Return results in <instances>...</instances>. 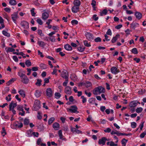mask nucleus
I'll use <instances>...</instances> for the list:
<instances>
[{
	"label": "nucleus",
	"instance_id": "nucleus-1",
	"mask_svg": "<svg viewBox=\"0 0 146 146\" xmlns=\"http://www.w3.org/2000/svg\"><path fill=\"white\" fill-rule=\"evenodd\" d=\"M105 89L102 86H99L95 88L93 90V94L95 95L99 94L104 92Z\"/></svg>",
	"mask_w": 146,
	"mask_h": 146
},
{
	"label": "nucleus",
	"instance_id": "nucleus-2",
	"mask_svg": "<svg viewBox=\"0 0 146 146\" xmlns=\"http://www.w3.org/2000/svg\"><path fill=\"white\" fill-rule=\"evenodd\" d=\"M78 108L76 105H73L71 106L70 108H66L67 111L71 113H78L79 112L78 110Z\"/></svg>",
	"mask_w": 146,
	"mask_h": 146
},
{
	"label": "nucleus",
	"instance_id": "nucleus-3",
	"mask_svg": "<svg viewBox=\"0 0 146 146\" xmlns=\"http://www.w3.org/2000/svg\"><path fill=\"white\" fill-rule=\"evenodd\" d=\"M46 93L47 96L49 98L52 97L54 94V91L50 88H47L46 91Z\"/></svg>",
	"mask_w": 146,
	"mask_h": 146
},
{
	"label": "nucleus",
	"instance_id": "nucleus-4",
	"mask_svg": "<svg viewBox=\"0 0 146 146\" xmlns=\"http://www.w3.org/2000/svg\"><path fill=\"white\" fill-rule=\"evenodd\" d=\"M11 17L13 21L15 23H16V21L19 17L18 12H15L14 13L11 15Z\"/></svg>",
	"mask_w": 146,
	"mask_h": 146
},
{
	"label": "nucleus",
	"instance_id": "nucleus-5",
	"mask_svg": "<svg viewBox=\"0 0 146 146\" xmlns=\"http://www.w3.org/2000/svg\"><path fill=\"white\" fill-rule=\"evenodd\" d=\"M20 25L24 29H27L29 28V23L26 21H22Z\"/></svg>",
	"mask_w": 146,
	"mask_h": 146
},
{
	"label": "nucleus",
	"instance_id": "nucleus-6",
	"mask_svg": "<svg viewBox=\"0 0 146 146\" xmlns=\"http://www.w3.org/2000/svg\"><path fill=\"white\" fill-rule=\"evenodd\" d=\"M34 107V110L35 111L37 110L40 108V105L39 101L38 100L35 101Z\"/></svg>",
	"mask_w": 146,
	"mask_h": 146
},
{
	"label": "nucleus",
	"instance_id": "nucleus-7",
	"mask_svg": "<svg viewBox=\"0 0 146 146\" xmlns=\"http://www.w3.org/2000/svg\"><path fill=\"white\" fill-rule=\"evenodd\" d=\"M106 141H108V140L106 137H102L101 139H99L98 142V144L99 145H104Z\"/></svg>",
	"mask_w": 146,
	"mask_h": 146
},
{
	"label": "nucleus",
	"instance_id": "nucleus-8",
	"mask_svg": "<svg viewBox=\"0 0 146 146\" xmlns=\"http://www.w3.org/2000/svg\"><path fill=\"white\" fill-rule=\"evenodd\" d=\"M110 70L111 73L114 74H116L119 72V70L115 66L112 67L110 69Z\"/></svg>",
	"mask_w": 146,
	"mask_h": 146
},
{
	"label": "nucleus",
	"instance_id": "nucleus-9",
	"mask_svg": "<svg viewBox=\"0 0 146 146\" xmlns=\"http://www.w3.org/2000/svg\"><path fill=\"white\" fill-rule=\"evenodd\" d=\"M58 135L59 137V139L62 141H67V139L65 138L63 135L62 132L61 130H60L58 131Z\"/></svg>",
	"mask_w": 146,
	"mask_h": 146
},
{
	"label": "nucleus",
	"instance_id": "nucleus-10",
	"mask_svg": "<svg viewBox=\"0 0 146 146\" xmlns=\"http://www.w3.org/2000/svg\"><path fill=\"white\" fill-rule=\"evenodd\" d=\"M85 35L86 38L89 40H91L93 39V35L90 33L87 32L86 33Z\"/></svg>",
	"mask_w": 146,
	"mask_h": 146
},
{
	"label": "nucleus",
	"instance_id": "nucleus-11",
	"mask_svg": "<svg viewBox=\"0 0 146 146\" xmlns=\"http://www.w3.org/2000/svg\"><path fill=\"white\" fill-rule=\"evenodd\" d=\"M64 92L67 94L70 95L72 93L71 88L69 86L66 87L65 89Z\"/></svg>",
	"mask_w": 146,
	"mask_h": 146
},
{
	"label": "nucleus",
	"instance_id": "nucleus-12",
	"mask_svg": "<svg viewBox=\"0 0 146 146\" xmlns=\"http://www.w3.org/2000/svg\"><path fill=\"white\" fill-rule=\"evenodd\" d=\"M137 103H139L140 104V103L137 102L136 101H133L131 102L129 104V106L131 107H134L136 106Z\"/></svg>",
	"mask_w": 146,
	"mask_h": 146
},
{
	"label": "nucleus",
	"instance_id": "nucleus-13",
	"mask_svg": "<svg viewBox=\"0 0 146 146\" xmlns=\"http://www.w3.org/2000/svg\"><path fill=\"white\" fill-rule=\"evenodd\" d=\"M79 9V7L78 6H74L72 8V11L73 13H77Z\"/></svg>",
	"mask_w": 146,
	"mask_h": 146
},
{
	"label": "nucleus",
	"instance_id": "nucleus-14",
	"mask_svg": "<svg viewBox=\"0 0 146 146\" xmlns=\"http://www.w3.org/2000/svg\"><path fill=\"white\" fill-rule=\"evenodd\" d=\"M17 105V103H14L13 101H12L9 105V110H11L12 109H14Z\"/></svg>",
	"mask_w": 146,
	"mask_h": 146
},
{
	"label": "nucleus",
	"instance_id": "nucleus-15",
	"mask_svg": "<svg viewBox=\"0 0 146 146\" xmlns=\"http://www.w3.org/2000/svg\"><path fill=\"white\" fill-rule=\"evenodd\" d=\"M21 79L22 82L25 84H27L29 81V80L26 76L22 78Z\"/></svg>",
	"mask_w": 146,
	"mask_h": 146
},
{
	"label": "nucleus",
	"instance_id": "nucleus-16",
	"mask_svg": "<svg viewBox=\"0 0 146 146\" xmlns=\"http://www.w3.org/2000/svg\"><path fill=\"white\" fill-rule=\"evenodd\" d=\"M49 17V13H48L44 11L42 15V18L43 20H45L48 19Z\"/></svg>",
	"mask_w": 146,
	"mask_h": 146
},
{
	"label": "nucleus",
	"instance_id": "nucleus-17",
	"mask_svg": "<svg viewBox=\"0 0 146 146\" xmlns=\"http://www.w3.org/2000/svg\"><path fill=\"white\" fill-rule=\"evenodd\" d=\"M61 76L65 79H68V75L66 71H62L61 73Z\"/></svg>",
	"mask_w": 146,
	"mask_h": 146
},
{
	"label": "nucleus",
	"instance_id": "nucleus-18",
	"mask_svg": "<svg viewBox=\"0 0 146 146\" xmlns=\"http://www.w3.org/2000/svg\"><path fill=\"white\" fill-rule=\"evenodd\" d=\"M139 27V24L137 23L133 22L131 24V28L135 29Z\"/></svg>",
	"mask_w": 146,
	"mask_h": 146
},
{
	"label": "nucleus",
	"instance_id": "nucleus-19",
	"mask_svg": "<svg viewBox=\"0 0 146 146\" xmlns=\"http://www.w3.org/2000/svg\"><path fill=\"white\" fill-rule=\"evenodd\" d=\"M71 131L73 133L81 134L82 133V131L74 128H71Z\"/></svg>",
	"mask_w": 146,
	"mask_h": 146
},
{
	"label": "nucleus",
	"instance_id": "nucleus-20",
	"mask_svg": "<svg viewBox=\"0 0 146 146\" xmlns=\"http://www.w3.org/2000/svg\"><path fill=\"white\" fill-rule=\"evenodd\" d=\"M52 127L55 130H57L59 129L60 125L58 123L55 122L53 124Z\"/></svg>",
	"mask_w": 146,
	"mask_h": 146
},
{
	"label": "nucleus",
	"instance_id": "nucleus-21",
	"mask_svg": "<svg viewBox=\"0 0 146 146\" xmlns=\"http://www.w3.org/2000/svg\"><path fill=\"white\" fill-rule=\"evenodd\" d=\"M135 15V16L136 18L138 19H140L142 17V14L139 12H136Z\"/></svg>",
	"mask_w": 146,
	"mask_h": 146
},
{
	"label": "nucleus",
	"instance_id": "nucleus-22",
	"mask_svg": "<svg viewBox=\"0 0 146 146\" xmlns=\"http://www.w3.org/2000/svg\"><path fill=\"white\" fill-rule=\"evenodd\" d=\"M119 37L120 35L118 34H117L115 36L113 37L112 38L111 40V42L112 43H115Z\"/></svg>",
	"mask_w": 146,
	"mask_h": 146
},
{
	"label": "nucleus",
	"instance_id": "nucleus-23",
	"mask_svg": "<svg viewBox=\"0 0 146 146\" xmlns=\"http://www.w3.org/2000/svg\"><path fill=\"white\" fill-rule=\"evenodd\" d=\"M18 93L22 97L24 98L25 97L26 95L25 91L22 89L18 91Z\"/></svg>",
	"mask_w": 146,
	"mask_h": 146
},
{
	"label": "nucleus",
	"instance_id": "nucleus-24",
	"mask_svg": "<svg viewBox=\"0 0 146 146\" xmlns=\"http://www.w3.org/2000/svg\"><path fill=\"white\" fill-rule=\"evenodd\" d=\"M64 48L66 50L68 51H70L72 49V48L71 46L68 44H66L64 45Z\"/></svg>",
	"mask_w": 146,
	"mask_h": 146
},
{
	"label": "nucleus",
	"instance_id": "nucleus-25",
	"mask_svg": "<svg viewBox=\"0 0 146 146\" xmlns=\"http://www.w3.org/2000/svg\"><path fill=\"white\" fill-rule=\"evenodd\" d=\"M73 3L74 5L79 7L81 4V2L79 0H74Z\"/></svg>",
	"mask_w": 146,
	"mask_h": 146
},
{
	"label": "nucleus",
	"instance_id": "nucleus-26",
	"mask_svg": "<svg viewBox=\"0 0 146 146\" xmlns=\"http://www.w3.org/2000/svg\"><path fill=\"white\" fill-rule=\"evenodd\" d=\"M41 92L39 90H36L35 93V96L37 98L39 97L41 95Z\"/></svg>",
	"mask_w": 146,
	"mask_h": 146
},
{
	"label": "nucleus",
	"instance_id": "nucleus-27",
	"mask_svg": "<svg viewBox=\"0 0 146 146\" xmlns=\"http://www.w3.org/2000/svg\"><path fill=\"white\" fill-rule=\"evenodd\" d=\"M38 44L40 46L43 48H44V46L45 45V43L44 42L40 40L38 41Z\"/></svg>",
	"mask_w": 146,
	"mask_h": 146
},
{
	"label": "nucleus",
	"instance_id": "nucleus-28",
	"mask_svg": "<svg viewBox=\"0 0 146 146\" xmlns=\"http://www.w3.org/2000/svg\"><path fill=\"white\" fill-rule=\"evenodd\" d=\"M128 141V140L126 139L125 138H123L121 141V143L122 144V146H126V144L127 142Z\"/></svg>",
	"mask_w": 146,
	"mask_h": 146
},
{
	"label": "nucleus",
	"instance_id": "nucleus-29",
	"mask_svg": "<svg viewBox=\"0 0 146 146\" xmlns=\"http://www.w3.org/2000/svg\"><path fill=\"white\" fill-rule=\"evenodd\" d=\"M107 13L108 10L106 9H104L100 12V15L101 16H102L104 15H105L107 14Z\"/></svg>",
	"mask_w": 146,
	"mask_h": 146
},
{
	"label": "nucleus",
	"instance_id": "nucleus-30",
	"mask_svg": "<svg viewBox=\"0 0 146 146\" xmlns=\"http://www.w3.org/2000/svg\"><path fill=\"white\" fill-rule=\"evenodd\" d=\"M9 3L11 5H15L17 4V2L15 0H10Z\"/></svg>",
	"mask_w": 146,
	"mask_h": 146
},
{
	"label": "nucleus",
	"instance_id": "nucleus-31",
	"mask_svg": "<svg viewBox=\"0 0 146 146\" xmlns=\"http://www.w3.org/2000/svg\"><path fill=\"white\" fill-rule=\"evenodd\" d=\"M84 86H85L86 88H88L92 86V84L90 82L87 81L84 83Z\"/></svg>",
	"mask_w": 146,
	"mask_h": 146
},
{
	"label": "nucleus",
	"instance_id": "nucleus-32",
	"mask_svg": "<svg viewBox=\"0 0 146 146\" xmlns=\"http://www.w3.org/2000/svg\"><path fill=\"white\" fill-rule=\"evenodd\" d=\"M15 126L18 128H21L23 126V124L22 123L18 122L17 124L15 123Z\"/></svg>",
	"mask_w": 146,
	"mask_h": 146
},
{
	"label": "nucleus",
	"instance_id": "nucleus-33",
	"mask_svg": "<svg viewBox=\"0 0 146 146\" xmlns=\"http://www.w3.org/2000/svg\"><path fill=\"white\" fill-rule=\"evenodd\" d=\"M2 135L4 137L7 134V132L4 127H3L2 128V130L1 131Z\"/></svg>",
	"mask_w": 146,
	"mask_h": 146
},
{
	"label": "nucleus",
	"instance_id": "nucleus-34",
	"mask_svg": "<svg viewBox=\"0 0 146 146\" xmlns=\"http://www.w3.org/2000/svg\"><path fill=\"white\" fill-rule=\"evenodd\" d=\"M55 120V118L53 117H51L48 120V124L50 125Z\"/></svg>",
	"mask_w": 146,
	"mask_h": 146
},
{
	"label": "nucleus",
	"instance_id": "nucleus-35",
	"mask_svg": "<svg viewBox=\"0 0 146 146\" xmlns=\"http://www.w3.org/2000/svg\"><path fill=\"white\" fill-rule=\"evenodd\" d=\"M84 45L86 46L89 47L91 46L90 42H88L87 40L84 41Z\"/></svg>",
	"mask_w": 146,
	"mask_h": 146
},
{
	"label": "nucleus",
	"instance_id": "nucleus-36",
	"mask_svg": "<svg viewBox=\"0 0 146 146\" xmlns=\"http://www.w3.org/2000/svg\"><path fill=\"white\" fill-rule=\"evenodd\" d=\"M25 63L26 65L28 67L31 66V62L28 60H26Z\"/></svg>",
	"mask_w": 146,
	"mask_h": 146
},
{
	"label": "nucleus",
	"instance_id": "nucleus-37",
	"mask_svg": "<svg viewBox=\"0 0 146 146\" xmlns=\"http://www.w3.org/2000/svg\"><path fill=\"white\" fill-rule=\"evenodd\" d=\"M40 68L43 69H45L47 68L46 65L42 63L40 65Z\"/></svg>",
	"mask_w": 146,
	"mask_h": 146
},
{
	"label": "nucleus",
	"instance_id": "nucleus-38",
	"mask_svg": "<svg viewBox=\"0 0 146 146\" xmlns=\"http://www.w3.org/2000/svg\"><path fill=\"white\" fill-rule=\"evenodd\" d=\"M96 2L94 0H92V2L91 3L92 5L93 8H94V10H95L96 8Z\"/></svg>",
	"mask_w": 146,
	"mask_h": 146
},
{
	"label": "nucleus",
	"instance_id": "nucleus-39",
	"mask_svg": "<svg viewBox=\"0 0 146 146\" xmlns=\"http://www.w3.org/2000/svg\"><path fill=\"white\" fill-rule=\"evenodd\" d=\"M55 97L56 99H59L61 96V94L59 92H56L54 94Z\"/></svg>",
	"mask_w": 146,
	"mask_h": 146
},
{
	"label": "nucleus",
	"instance_id": "nucleus-40",
	"mask_svg": "<svg viewBox=\"0 0 146 146\" xmlns=\"http://www.w3.org/2000/svg\"><path fill=\"white\" fill-rule=\"evenodd\" d=\"M143 109L141 107L137 108L136 109L135 111L137 113H139L143 111Z\"/></svg>",
	"mask_w": 146,
	"mask_h": 146
},
{
	"label": "nucleus",
	"instance_id": "nucleus-41",
	"mask_svg": "<svg viewBox=\"0 0 146 146\" xmlns=\"http://www.w3.org/2000/svg\"><path fill=\"white\" fill-rule=\"evenodd\" d=\"M2 33L5 36H6L7 37H9L10 36L9 33L5 31H3L2 32Z\"/></svg>",
	"mask_w": 146,
	"mask_h": 146
},
{
	"label": "nucleus",
	"instance_id": "nucleus-42",
	"mask_svg": "<svg viewBox=\"0 0 146 146\" xmlns=\"http://www.w3.org/2000/svg\"><path fill=\"white\" fill-rule=\"evenodd\" d=\"M37 81L35 83L36 85L37 86H40L41 85V80L37 79Z\"/></svg>",
	"mask_w": 146,
	"mask_h": 146
},
{
	"label": "nucleus",
	"instance_id": "nucleus-43",
	"mask_svg": "<svg viewBox=\"0 0 146 146\" xmlns=\"http://www.w3.org/2000/svg\"><path fill=\"white\" fill-rule=\"evenodd\" d=\"M13 53L14 54H16L17 55H21L22 56H23L25 55V54L23 52H13Z\"/></svg>",
	"mask_w": 146,
	"mask_h": 146
},
{
	"label": "nucleus",
	"instance_id": "nucleus-44",
	"mask_svg": "<svg viewBox=\"0 0 146 146\" xmlns=\"http://www.w3.org/2000/svg\"><path fill=\"white\" fill-rule=\"evenodd\" d=\"M29 122V119L25 118L24 121V123L25 125H27Z\"/></svg>",
	"mask_w": 146,
	"mask_h": 146
},
{
	"label": "nucleus",
	"instance_id": "nucleus-45",
	"mask_svg": "<svg viewBox=\"0 0 146 146\" xmlns=\"http://www.w3.org/2000/svg\"><path fill=\"white\" fill-rule=\"evenodd\" d=\"M11 94H9L6 97L5 99L7 101L9 102L11 100Z\"/></svg>",
	"mask_w": 146,
	"mask_h": 146
},
{
	"label": "nucleus",
	"instance_id": "nucleus-46",
	"mask_svg": "<svg viewBox=\"0 0 146 146\" xmlns=\"http://www.w3.org/2000/svg\"><path fill=\"white\" fill-rule=\"evenodd\" d=\"M131 126L133 128H135L137 126V123L135 122L131 123Z\"/></svg>",
	"mask_w": 146,
	"mask_h": 146
},
{
	"label": "nucleus",
	"instance_id": "nucleus-47",
	"mask_svg": "<svg viewBox=\"0 0 146 146\" xmlns=\"http://www.w3.org/2000/svg\"><path fill=\"white\" fill-rule=\"evenodd\" d=\"M35 9L34 8H32V9L31 10V15L35 17V16L36 13H35Z\"/></svg>",
	"mask_w": 146,
	"mask_h": 146
},
{
	"label": "nucleus",
	"instance_id": "nucleus-48",
	"mask_svg": "<svg viewBox=\"0 0 146 146\" xmlns=\"http://www.w3.org/2000/svg\"><path fill=\"white\" fill-rule=\"evenodd\" d=\"M17 109L19 111H24L23 106L20 105L17 106Z\"/></svg>",
	"mask_w": 146,
	"mask_h": 146
},
{
	"label": "nucleus",
	"instance_id": "nucleus-49",
	"mask_svg": "<svg viewBox=\"0 0 146 146\" xmlns=\"http://www.w3.org/2000/svg\"><path fill=\"white\" fill-rule=\"evenodd\" d=\"M132 52L135 54H137L138 53V51L136 48H133L131 51Z\"/></svg>",
	"mask_w": 146,
	"mask_h": 146
},
{
	"label": "nucleus",
	"instance_id": "nucleus-50",
	"mask_svg": "<svg viewBox=\"0 0 146 146\" xmlns=\"http://www.w3.org/2000/svg\"><path fill=\"white\" fill-rule=\"evenodd\" d=\"M18 75L21 78L24 77V76H26L25 74L20 72H18Z\"/></svg>",
	"mask_w": 146,
	"mask_h": 146
},
{
	"label": "nucleus",
	"instance_id": "nucleus-51",
	"mask_svg": "<svg viewBox=\"0 0 146 146\" xmlns=\"http://www.w3.org/2000/svg\"><path fill=\"white\" fill-rule=\"evenodd\" d=\"M5 49L7 53L9 52H12V48L10 47H6L5 48Z\"/></svg>",
	"mask_w": 146,
	"mask_h": 146
},
{
	"label": "nucleus",
	"instance_id": "nucleus-52",
	"mask_svg": "<svg viewBox=\"0 0 146 146\" xmlns=\"http://www.w3.org/2000/svg\"><path fill=\"white\" fill-rule=\"evenodd\" d=\"M146 135V131L142 133L140 135V137L141 138H143Z\"/></svg>",
	"mask_w": 146,
	"mask_h": 146
},
{
	"label": "nucleus",
	"instance_id": "nucleus-53",
	"mask_svg": "<svg viewBox=\"0 0 146 146\" xmlns=\"http://www.w3.org/2000/svg\"><path fill=\"white\" fill-rule=\"evenodd\" d=\"M81 98L82 99V102L83 103L86 102L87 101V100L86 98L83 96H81Z\"/></svg>",
	"mask_w": 146,
	"mask_h": 146
},
{
	"label": "nucleus",
	"instance_id": "nucleus-54",
	"mask_svg": "<svg viewBox=\"0 0 146 146\" xmlns=\"http://www.w3.org/2000/svg\"><path fill=\"white\" fill-rule=\"evenodd\" d=\"M78 22L75 20H72L71 21V23L72 25H77L78 24Z\"/></svg>",
	"mask_w": 146,
	"mask_h": 146
},
{
	"label": "nucleus",
	"instance_id": "nucleus-55",
	"mask_svg": "<svg viewBox=\"0 0 146 146\" xmlns=\"http://www.w3.org/2000/svg\"><path fill=\"white\" fill-rule=\"evenodd\" d=\"M12 58L14 61L15 62H17L19 61L18 59L17 58V56H13Z\"/></svg>",
	"mask_w": 146,
	"mask_h": 146
},
{
	"label": "nucleus",
	"instance_id": "nucleus-56",
	"mask_svg": "<svg viewBox=\"0 0 146 146\" xmlns=\"http://www.w3.org/2000/svg\"><path fill=\"white\" fill-rule=\"evenodd\" d=\"M36 21L37 23L39 24L40 25H41L43 24V22L42 21L41 19H38L36 20Z\"/></svg>",
	"mask_w": 146,
	"mask_h": 146
},
{
	"label": "nucleus",
	"instance_id": "nucleus-57",
	"mask_svg": "<svg viewBox=\"0 0 146 146\" xmlns=\"http://www.w3.org/2000/svg\"><path fill=\"white\" fill-rule=\"evenodd\" d=\"M94 41L96 42H100L101 39L100 37H98L94 39Z\"/></svg>",
	"mask_w": 146,
	"mask_h": 146
},
{
	"label": "nucleus",
	"instance_id": "nucleus-58",
	"mask_svg": "<svg viewBox=\"0 0 146 146\" xmlns=\"http://www.w3.org/2000/svg\"><path fill=\"white\" fill-rule=\"evenodd\" d=\"M106 34L110 36L112 35L111 31L110 29H108Z\"/></svg>",
	"mask_w": 146,
	"mask_h": 146
},
{
	"label": "nucleus",
	"instance_id": "nucleus-59",
	"mask_svg": "<svg viewBox=\"0 0 146 146\" xmlns=\"http://www.w3.org/2000/svg\"><path fill=\"white\" fill-rule=\"evenodd\" d=\"M37 118L39 119H41L42 116L41 115L40 113V112H38V115H37Z\"/></svg>",
	"mask_w": 146,
	"mask_h": 146
},
{
	"label": "nucleus",
	"instance_id": "nucleus-60",
	"mask_svg": "<svg viewBox=\"0 0 146 146\" xmlns=\"http://www.w3.org/2000/svg\"><path fill=\"white\" fill-rule=\"evenodd\" d=\"M50 78V77L48 78H46L44 79V83L46 84L49 82V79Z\"/></svg>",
	"mask_w": 146,
	"mask_h": 146
},
{
	"label": "nucleus",
	"instance_id": "nucleus-61",
	"mask_svg": "<svg viewBox=\"0 0 146 146\" xmlns=\"http://www.w3.org/2000/svg\"><path fill=\"white\" fill-rule=\"evenodd\" d=\"M4 10L7 12L10 13L11 11V9L10 8L6 7L4 9Z\"/></svg>",
	"mask_w": 146,
	"mask_h": 146
},
{
	"label": "nucleus",
	"instance_id": "nucleus-62",
	"mask_svg": "<svg viewBox=\"0 0 146 146\" xmlns=\"http://www.w3.org/2000/svg\"><path fill=\"white\" fill-rule=\"evenodd\" d=\"M93 18L94 20V21H97L98 19V17H97L96 15H94L93 16Z\"/></svg>",
	"mask_w": 146,
	"mask_h": 146
},
{
	"label": "nucleus",
	"instance_id": "nucleus-63",
	"mask_svg": "<svg viewBox=\"0 0 146 146\" xmlns=\"http://www.w3.org/2000/svg\"><path fill=\"white\" fill-rule=\"evenodd\" d=\"M33 71H36L38 70V67H34L32 68V69Z\"/></svg>",
	"mask_w": 146,
	"mask_h": 146
},
{
	"label": "nucleus",
	"instance_id": "nucleus-64",
	"mask_svg": "<svg viewBox=\"0 0 146 146\" xmlns=\"http://www.w3.org/2000/svg\"><path fill=\"white\" fill-rule=\"evenodd\" d=\"M110 146H117V144H115L113 141H111L110 144Z\"/></svg>",
	"mask_w": 146,
	"mask_h": 146
}]
</instances>
